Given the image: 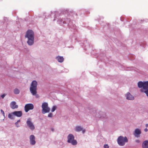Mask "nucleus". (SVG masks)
<instances>
[{
  "mask_svg": "<svg viewBox=\"0 0 148 148\" xmlns=\"http://www.w3.org/2000/svg\"><path fill=\"white\" fill-rule=\"evenodd\" d=\"M1 113L3 114V115L4 116H5V114L4 112L2 110H1Z\"/></svg>",
  "mask_w": 148,
  "mask_h": 148,
  "instance_id": "obj_24",
  "label": "nucleus"
},
{
  "mask_svg": "<svg viewBox=\"0 0 148 148\" xmlns=\"http://www.w3.org/2000/svg\"><path fill=\"white\" fill-rule=\"evenodd\" d=\"M13 92L14 94H18L20 92V90L16 88L14 89Z\"/></svg>",
  "mask_w": 148,
  "mask_h": 148,
  "instance_id": "obj_17",
  "label": "nucleus"
},
{
  "mask_svg": "<svg viewBox=\"0 0 148 148\" xmlns=\"http://www.w3.org/2000/svg\"><path fill=\"white\" fill-rule=\"evenodd\" d=\"M13 115L18 117H21L22 115V111H14L12 112Z\"/></svg>",
  "mask_w": 148,
  "mask_h": 148,
  "instance_id": "obj_11",
  "label": "nucleus"
},
{
  "mask_svg": "<svg viewBox=\"0 0 148 148\" xmlns=\"http://www.w3.org/2000/svg\"><path fill=\"white\" fill-rule=\"evenodd\" d=\"M26 123L27 125L29 127V128L32 130H33L35 129V127L33 124L31 122L30 119H28L27 122Z\"/></svg>",
  "mask_w": 148,
  "mask_h": 148,
  "instance_id": "obj_8",
  "label": "nucleus"
},
{
  "mask_svg": "<svg viewBox=\"0 0 148 148\" xmlns=\"http://www.w3.org/2000/svg\"><path fill=\"white\" fill-rule=\"evenodd\" d=\"M16 103L15 101H12L10 103V106L11 108L12 109L17 108L18 106L16 104Z\"/></svg>",
  "mask_w": 148,
  "mask_h": 148,
  "instance_id": "obj_12",
  "label": "nucleus"
},
{
  "mask_svg": "<svg viewBox=\"0 0 148 148\" xmlns=\"http://www.w3.org/2000/svg\"><path fill=\"white\" fill-rule=\"evenodd\" d=\"M38 83L36 80L33 81L31 84L29 90L31 93L33 95H35L37 93Z\"/></svg>",
  "mask_w": 148,
  "mask_h": 148,
  "instance_id": "obj_2",
  "label": "nucleus"
},
{
  "mask_svg": "<svg viewBox=\"0 0 148 148\" xmlns=\"http://www.w3.org/2000/svg\"><path fill=\"white\" fill-rule=\"evenodd\" d=\"M5 94H3V95H2L1 96V97L2 98H3L5 96Z\"/></svg>",
  "mask_w": 148,
  "mask_h": 148,
  "instance_id": "obj_25",
  "label": "nucleus"
},
{
  "mask_svg": "<svg viewBox=\"0 0 148 148\" xmlns=\"http://www.w3.org/2000/svg\"><path fill=\"white\" fill-rule=\"evenodd\" d=\"M56 106H53V107L51 109V112H54L55 111V110H56Z\"/></svg>",
  "mask_w": 148,
  "mask_h": 148,
  "instance_id": "obj_21",
  "label": "nucleus"
},
{
  "mask_svg": "<svg viewBox=\"0 0 148 148\" xmlns=\"http://www.w3.org/2000/svg\"><path fill=\"white\" fill-rule=\"evenodd\" d=\"M117 142L119 145L121 146L125 145V143L128 142V139L126 137H123L122 136H120L117 139Z\"/></svg>",
  "mask_w": 148,
  "mask_h": 148,
  "instance_id": "obj_4",
  "label": "nucleus"
},
{
  "mask_svg": "<svg viewBox=\"0 0 148 148\" xmlns=\"http://www.w3.org/2000/svg\"><path fill=\"white\" fill-rule=\"evenodd\" d=\"M127 99L130 100H133L134 99V97L129 92H127L126 95Z\"/></svg>",
  "mask_w": 148,
  "mask_h": 148,
  "instance_id": "obj_13",
  "label": "nucleus"
},
{
  "mask_svg": "<svg viewBox=\"0 0 148 148\" xmlns=\"http://www.w3.org/2000/svg\"><path fill=\"white\" fill-rule=\"evenodd\" d=\"M136 142L137 143H139L140 142V141L138 140H136Z\"/></svg>",
  "mask_w": 148,
  "mask_h": 148,
  "instance_id": "obj_26",
  "label": "nucleus"
},
{
  "mask_svg": "<svg viewBox=\"0 0 148 148\" xmlns=\"http://www.w3.org/2000/svg\"><path fill=\"white\" fill-rule=\"evenodd\" d=\"M25 37L28 39L27 42L28 44L29 45H32L34 42V32L31 30H28L26 32Z\"/></svg>",
  "mask_w": 148,
  "mask_h": 148,
  "instance_id": "obj_1",
  "label": "nucleus"
},
{
  "mask_svg": "<svg viewBox=\"0 0 148 148\" xmlns=\"http://www.w3.org/2000/svg\"><path fill=\"white\" fill-rule=\"evenodd\" d=\"M143 148H148V140H146L143 142L142 144Z\"/></svg>",
  "mask_w": 148,
  "mask_h": 148,
  "instance_id": "obj_14",
  "label": "nucleus"
},
{
  "mask_svg": "<svg viewBox=\"0 0 148 148\" xmlns=\"http://www.w3.org/2000/svg\"><path fill=\"white\" fill-rule=\"evenodd\" d=\"M52 131H53V129H52Z\"/></svg>",
  "mask_w": 148,
  "mask_h": 148,
  "instance_id": "obj_29",
  "label": "nucleus"
},
{
  "mask_svg": "<svg viewBox=\"0 0 148 148\" xmlns=\"http://www.w3.org/2000/svg\"><path fill=\"white\" fill-rule=\"evenodd\" d=\"M34 106L32 103H28L26 104L24 107L25 111L26 112H27L30 110H33L34 109Z\"/></svg>",
  "mask_w": 148,
  "mask_h": 148,
  "instance_id": "obj_7",
  "label": "nucleus"
},
{
  "mask_svg": "<svg viewBox=\"0 0 148 148\" xmlns=\"http://www.w3.org/2000/svg\"><path fill=\"white\" fill-rule=\"evenodd\" d=\"M104 148H109V146L107 144H105L104 145Z\"/></svg>",
  "mask_w": 148,
  "mask_h": 148,
  "instance_id": "obj_23",
  "label": "nucleus"
},
{
  "mask_svg": "<svg viewBox=\"0 0 148 148\" xmlns=\"http://www.w3.org/2000/svg\"><path fill=\"white\" fill-rule=\"evenodd\" d=\"M30 143L32 145H34L36 143L35 140V137L33 135H32L30 136L29 137Z\"/></svg>",
  "mask_w": 148,
  "mask_h": 148,
  "instance_id": "obj_9",
  "label": "nucleus"
},
{
  "mask_svg": "<svg viewBox=\"0 0 148 148\" xmlns=\"http://www.w3.org/2000/svg\"><path fill=\"white\" fill-rule=\"evenodd\" d=\"M74 136L72 134H69L68 136V142L71 143L73 145H77V141L76 140L74 139Z\"/></svg>",
  "mask_w": 148,
  "mask_h": 148,
  "instance_id": "obj_5",
  "label": "nucleus"
},
{
  "mask_svg": "<svg viewBox=\"0 0 148 148\" xmlns=\"http://www.w3.org/2000/svg\"><path fill=\"white\" fill-rule=\"evenodd\" d=\"M42 110V114H45L49 112L50 110V108L48 107V103L47 102H43L41 106Z\"/></svg>",
  "mask_w": 148,
  "mask_h": 148,
  "instance_id": "obj_3",
  "label": "nucleus"
},
{
  "mask_svg": "<svg viewBox=\"0 0 148 148\" xmlns=\"http://www.w3.org/2000/svg\"><path fill=\"white\" fill-rule=\"evenodd\" d=\"M75 129L76 131L77 132H79L82 131L83 133H84L85 132V130L84 129L83 130L82 128L79 126L76 127Z\"/></svg>",
  "mask_w": 148,
  "mask_h": 148,
  "instance_id": "obj_15",
  "label": "nucleus"
},
{
  "mask_svg": "<svg viewBox=\"0 0 148 148\" xmlns=\"http://www.w3.org/2000/svg\"><path fill=\"white\" fill-rule=\"evenodd\" d=\"M141 133L140 130L138 129H136L135 130L134 134L135 137H138L139 136V135Z\"/></svg>",
  "mask_w": 148,
  "mask_h": 148,
  "instance_id": "obj_10",
  "label": "nucleus"
},
{
  "mask_svg": "<svg viewBox=\"0 0 148 148\" xmlns=\"http://www.w3.org/2000/svg\"><path fill=\"white\" fill-rule=\"evenodd\" d=\"M145 126L146 127H148V124H146V125H145Z\"/></svg>",
  "mask_w": 148,
  "mask_h": 148,
  "instance_id": "obj_28",
  "label": "nucleus"
},
{
  "mask_svg": "<svg viewBox=\"0 0 148 148\" xmlns=\"http://www.w3.org/2000/svg\"><path fill=\"white\" fill-rule=\"evenodd\" d=\"M141 92H144L146 94L147 96L148 97V89L147 90H145L144 91L142 89H141Z\"/></svg>",
  "mask_w": 148,
  "mask_h": 148,
  "instance_id": "obj_20",
  "label": "nucleus"
},
{
  "mask_svg": "<svg viewBox=\"0 0 148 148\" xmlns=\"http://www.w3.org/2000/svg\"><path fill=\"white\" fill-rule=\"evenodd\" d=\"M144 131L145 132H147V131H148V130L147 128H145V129H144Z\"/></svg>",
  "mask_w": 148,
  "mask_h": 148,
  "instance_id": "obj_27",
  "label": "nucleus"
},
{
  "mask_svg": "<svg viewBox=\"0 0 148 148\" xmlns=\"http://www.w3.org/2000/svg\"><path fill=\"white\" fill-rule=\"evenodd\" d=\"M56 59L58 61L60 62H62L64 60V58L63 57L59 56H57L56 57Z\"/></svg>",
  "mask_w": 148,
  "mask_h": 148,
  "instance_id": "obj_16",
  "label": "nucleus"
},
{
  "mask_svg": "<svg viewBox=\"0 0 148 148\" xmlns=\"http://www.w3.org/2000/svg\"><path fill=\"white\" fill-rule=\"evenodd\" d=\"M13 114H12V113L9 114L8 115V117L11 119H13L14 118V117Z\"/></svg>",
  "mask_w": 148,
  "mask_h": 148,
  "instance_id": "obj_19",
  "label": "nucleus"
},
{
  "mask_svg": "<svg viewBox=\"0 0 148 148\" xmlns=\"http://www.w3.org/2000/svg\"><path fill=\"white\" fill-rule=\"evenodd\" d=\"M138 86L139 88H143L145 90H148V81L142 82H139L138 83Z\"/></svg>",
  "mask_w": 148,
  "mask_h": 148,
  "instance_id": "obj_6",
  "label": "nucleus"
},
{
  "mask_svg": "<svg viewBox=\"0 0 148 148\" xmlns=\"http://www.w3.org/2000/svg\"><path fill=\"white\" fill-rule=\"evenodd\" d=\"M48 116L49 117H53V114L51 113H50L48 114Z\"/></svg>",
  "mask_w": 148,
  "mask_h": 148,
  "instance_id": "obj_22",
  "label": "nucleus"
},
{
  "mask_svg": "<svg viewBox=\"0 0 148 148\" xmlns=\"http://www.w3.org/2000/svg\"><path fill=\"white\" fill-rule=\"evenodd\" d=\"M20 122V120H19L17 121V122L15 123V125L17 127H18L20 126L19 124V123Z\"/></svg>",
  "mask_w": 148,
  "mask_h": 148,
  "instance_id": "obj_18",
  "label": "nucleus"
}]
</instances>
